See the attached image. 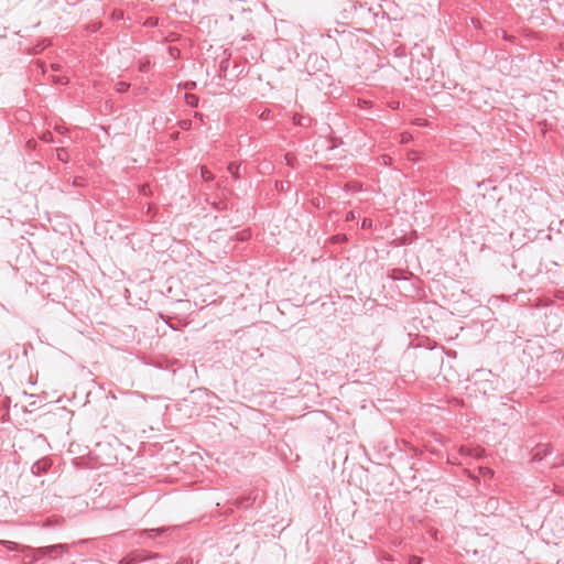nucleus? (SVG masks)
Segmentation results:
<instances>
[{"mask_svg":"<svg viewBox=\"0 0 564 564\" xmlns=\"http://www.w3.org/2000/svg\"><path fill=\"white\" fill-rule=\"evenodd\" d=\"M68 550V544H55L50 546H42L36 550L39 556H48L51 558L58 557L63 551Z\"/></svg>","mask_w":564,"mask_h":564,"instance_id":"obj_1","label":"nucleus"},{"mask_svg":"<svg viewBox=\"0 0 564 564\" xmlns=\"http://www.w3.org/2000/svg\"><path fill=\"white\" fill-rule=\"evenodd\" d=\"M158 554H147L143 551H133L127 556L121 558L118 564H138L152 557H156Z\"/></svg>","mask_w":564,"mask_h":564,"instance_id":"obj_2","label":"nucleus"},{"mask_svg":"<svg viewBox=\"0 0 564 564\" xmlns=\"http://www.w3.org/2000/svg\"><path fill=\"white\" fill-rule=\"evenodd\" d=\"M50 467H51V460L48 458H42V459L36 460L32 465L31 471L33 475L40 476V475L46 473Z\"/></svg>","mask_w":564,"mask_h":564,"instance_id":"obj_3","label":"nucleus"},{"mask_svg":"<svg viewBox=\"0 0 564 564\" xmlns=\"http://www.w3.org/2000/svg\"><path fill=\"white\" fill-rule=\"evenodd\" d=\"M313 119L310 116H303L295 113L293 116V123L302 128H308L312 124Z\"/></svg>","mask_w":564,"mask_h":564,"instance_id":"obj_4","label":"nucleus"},{"mask_svg":"<svg viewBox=\"0 0 564 564\" xmlns=\"http://www.w3.org/2000/svg\"><path fill=\"white\" fill-rule=\"evenodd\" d=\"M56 156L59 161L65 162V163L68 162V160H69V154L65 148L57 149Z\"/></svg>","mask_w":564,"mask_h":564,"instance_id":"obj_5","label":"nucleus"},{"mask_svg":"<svg viewBox=\"0 0 564 564\" xmlns=\"http://www.w3.org/2000/svg\"><path fill=\"white\" fill-rule=\"evenodd\" d=\"M228 171L235 178H239V165H237L236 163H230L228 165Z\"/></svg>","mask_w":564,"mask_h":564,"instance_id":"obj_6","label":"nucleus"},{"mask_svg":"<svg viewBox=\"0 0 564 564\" xmlns=\"http://www.w3.org/2000/svg\"><path fill=\"white\" fill-rule=\"evenodd\" d=\"M165 531V529H149V530H144L142 532H140L141 535L143 534H147L149 536H153V534L155 533L156 535H160L162 534L163 532Z\"/></svg>","mask_w":564,"mask_h":564,"instance_id":"obj_7","label":"nucleus"},{"mask_svg":"<svg viewBox=\"0 0 564 564\" xmlns=\"http://www.w3.org/2000/svg\"><path fill=\"white\" fill-rule=\"evenodd\" d=\"M200 174H202L203 180H205V181H212L214 178L213 173L209 170H207L205 166H202Z\"/></svg>","mask_w":564,"mask_h":564,"instance_id":"obj_8","label":"nucleus"},{"mask_svg":"<svg viewBox=\"0 0 564 564\" xmlns=\"http://www.w3.org/2000/svg\"><path fill=\"white\" fill-rule=\"evenodd\" d=\"M236 505L239 508H248L251 506V500H250V498L237 499Z\"/></svg>","mask_w":564,"mask_h":564,"instance_id":"obj_9","label":"nucleus"},{"mask_svg":"<svg viewBox=\"0 0 564 564\" xmlns=\"http://www.w3.org/2000/svg\"><path fill=\"white\" fill-rule=\"evenodd\" d=\"M310 61H314V63L319 64L321 67L327 64L326 59L319 57L317 54L310 55Z\"/></svg>","mask_w":564,"mask_h":564,"instance_id":"obj_10","label":"nucleus"},{"mask_svg":"<svg viewBox=\"0 0 564 564\" xmlns=\"http://www.w3.org/2000/svg\"><path fill=\"white\" fill-rule=\"evenodd\" d=\"M213 208L216 209V210H225L228 208V204L224 200H219V202H214L213 203Z\"/></svg>","mask_w":564,"mask_h":564,"instance_id":"obj_11","label":"nucleus"},{"mask_svg":"<svg viewBox=\"0 0 564 564\" xmlns=\"http://www.w3.org/2000/svg\"><path fill=\"white\" fill-rule=\"evenodd\" d=\"M53 82L59 85L68 84V78L66 76H53Z\"/></svg>","mask_w":564,"mask_h":564,"instance_id":"obj_12","label":"nucleus"},{"mask_svg":"<svg viewBox=\"0 0 564 564\" xmlns=\"http://www.w3.org/2000/svg\"><path fill=\"white\" fill-rule=\"evenodd\" d=\"M479 471L484 477H492L494 476V470L489 467H480Z\"/></svg>","mask_w":564,"mask_h":564,"instance_id":"obj_13","label":"nucleus"},{"mask_svg":"<svg viewBox=\"0 0 564 564\" xmlns=\"http://www.w3.org/2000/svg\"><path fill=\"white\" fill-rule=\"evenodd\" d=\"M187 104L193 107H197L198 98L195 95H186Z\"/></svg>","mask_w":564,"mask_h":564,"instance_id":"obj_14","label":"nucleus"},{"mask_svg":"<svg viewBox=\"0 0 564 564\" xmlns=\"http://www.w3.org/2000/svg\"><path fill=\"white\" fill-rule=\"evenodd\" d=\"M128 89H129V84H128V83H126V82H119V83L117 84V90H118L119 93H124V91H127Z\"/></svg>","mask_w":564,"mask_h":564,"instance_id":"obj_15","label":"nucleus"},{"mask_svg":"<svg viewBox=\"0 0 564 564\" xmlns=\"http://www.w3.org/2000/svg\"><path fill=\"white\" fill-rule=\"evenodd\" d=\"M178 126L183 130H188L192 127V122L189 120H182L178 122Z\"/></svg>","mask_w":564,"mask_h":564,"instance_id":"obj_16","label":"nucleus"},{"mask_svg":"<svg viewBox=\"0 0 564 564\" xmlns=\"http://www.w3.org/2000/svg\"><path fill=\"white\" fill-rule=\"evenodd\" d=\"M42 140L45 141V142L53 141L52 132H50V131L44 132L43 135H42Z\"/></svg>","mask_w":564,"mask_h":564,"instance_id":"obj_17","label":"nucleus"},{"mask_svg":"<svg viewBox=\"0 0 564 564\" xmlns=\"http://www.w3.org/2000/svg\"><path fill=\"white\" fill-rule=\"evenodd\" d=\"M408 564H422V558L419 556H411Z\"/></svg>","mask_w":564,"mask_h":564,"instance_id":"obj_18","label":"nucleus"},{"mask_svg":"<svg viewBox=\"0 0 564 564\" xmlns=\"http://www.w3.org/2000/svg\"><path fill=\"white\" fill-rule=\"evenodd\" d=\"M61 66L58 64H52V69L57 72L59 70Z\"/></svg>","mask_w":564,"mask_h":564,"instance_id":"obj_19","label":"nucleus"},{"mask_svg":"<svg viewBox=\"0 0 564 564\" xmlns=\"http://www.w3.org/2000/svg\"><path fill=\"white\" fill-rule=\"evenodd\" d=\"M98 29H99V24H94V25L90 28V30H91V31H94V32H95V31H97Z\"/></svg>","mask_w":564,"mask_h":564,"instance_id":"obj_20","label":"nucleus"}]
</instances>
